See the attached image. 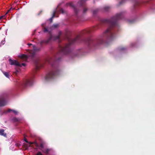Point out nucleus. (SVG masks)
I'll use <instances>...</instances> for the list:
<instances>
[{
    "instance_id": "1",
    "label": "nucleus",
    "mask_w": 155,
    "mask_h": 155,
    "mask_svg": "<svg viewBox=\"0 0 155 155\" xmlns=\"http://www.w3.org/2000/svg\"><path fill=\"white\" fill-rule=\"evenodd\" d=\"M122 13L117 14L114 16L110 19H104L102 22L104 23L108 24L109 27L103 34V38L94 39L92 38H88L85 40V42L89 45L96 47L104 42L103 39H106L109 41L113 40L115 38L114 35L116 31H118L119 28L117 21L122 18Z\"/></svg>"
},
{
    "instance_id": "2",
    "label": "nucleus",
    "mask_w": 155,
    "mask_h": 155,
    "mask_svg": "<svg viewBox=\"0 0 155 155\" xmlns=\"http://www.w3.org/2000/svg\"><path fill=\"white\" fill-rule=\"evenodd\" d=\"M60 58H57V56H55L54 58L48 57L45 61L46 62L51 64L52 67L51 70L46 75L45 79L48 81L56 78L59 74L60 71L58 66L56 64L57 61L59 60Z\"/></svg>"
},
{
    "instance_id": "3",
    "label": "nucleus",
    "mask_w": 155,
    "mask_h": 155,
    "mask_svg": "<svg viewBox=\"0 0 155 155\" xmlns=\"http://www.w3.org/2000/svg\"><path fill=\"white\" fill-rule=\"evenodd\" d=\"M81 38L79 35H78L73 39H69V43L66 44L65 46L63 47L60 46V52L63 53L64 54H66L70 52V46L71 45L74 43H79L81 42Z\"/></svg>"
},
{
    "instance_id": "4",
    "label": "nucleus",
    "mask_w": 155,
    "mask_h": 155,
    "mask_svg": "<svg viewBox=\"0 0 155 155\" xmlns=\"http://www.w3.org/2000/svg\"><path fill=\"white\" fill-rule=\"evenodd\" d=\"M61 32H59L58 35L57 36H52L51 35L50 37L47 40H44L41 41L40 43V45L41 46L43 44L45 43L47 44L48 43L51 39H53L54 40H59L60 39V37L61 34Z\"/></svg>"
},
{
    "instance_id": "5",
    "label": "nucleus",
    "mask_w": 155,
    "mask_h": 155,
    "mask_svg": "<svg viewBox=\"0 0 155 155\" xmlns=\"http://www.w3.org/2000/svg\"><path fill=\"white\" fill-rule=\"evenodd\" d=\"M33 84V81L32 79L26 80L21 84V87L25 88L28 86H31Z\"/></svg>"
},
{
    "instance_id": "6",
    "label": "nucleus",
    "mask_w": 155,
    "mask_h": 155,
    "mask_svg": "<svg viewBox=\"0 0 155 155\" xmlns=\"http://www.w3.org/2000/svg\"><path fill=\"white\" fill-rule=\"evenodd\" d=\"M35 64L37 69L42 67L44 65V63L39 60H36L35 61Z\"/></svg>"
},
{
    "instance_id": "7",
    "label": "nucleus",
    "mask_w": 155,
    "mask_h": 155,
    "mask_svg": "<svg viewBox=\"0 0 155 155\" xmlns=\"http://www.w3.org/2000/svg\"><path fill=\"white\" fill-rule=\"evenodd\" d=\"M33 48L34 51H29V52L31 54V55L32 57H33L35 55V52L40 51L41 50V48L36 47L35 45L33 46Z\"/></svg>"
},
{
    "instance_id": "8",
    "label": "nucleus",
    "mask_w": 155,
    "mask_h": 155,
    "mask_svg": "<svg viewBox=\"0 0 155 155\" xmlns=\"http://www.w3.org/2000/svg\"><path fill=\"white\" fill-rule=\"evenodd\" d=\"M9 61L10 62V64L12 65H14L21 67V65L20 64L15 60H12L10 58L9 60Z\"/></svg>"
},
{
    "instance_id": "9",
    "label": "nucleus",
    "mask_w": 155,
    "mask_h": 155,
    "mask_svg": "<svg viewBox=\"0 0 155 155\" xmlns=\"http://www.w3.org/2000/svg\"><path fill=\"white\" fill-rule=\"evenodd\" d=\"M6 105L5 97L3 96L0 97V107L4 106Z\"/></svg>"
},
{
    "instance_id": "10",
    "label": "nucleus",
    "mask_w": 155,
    "mask_h": 155,
    "mask_svg": "<svg viewBox=\"0 0 155 155\" xmlns=\"http://www.w3.org/2000/svg\"><path fill=\"white\" fill-rule=\"evenodd\" d=\"M19 57L24 61H26L28 59V57L26 55L23 54L19 56Z\"/></svg>"
},
{
    "instance_id": "11",
    "label": "nucleus",
    "mask_w": 155,
    "mask_h": 155,
    "mask_svg": "<svg viewBox=\"0 0 155 155\" xmlns=\"http://www.w3.org/2000/svg\"><path fill=\"white\" fill-rule=\"evenodd\" d=\"M69 4L71 7H72L76 15H77L78 14V12L79 11V10L75 6H74L72 3H69Z\"/></svg>"
},
{
    "instance_id": "12",
    "label": "nucleus",
    "mask_w": 155,
    "mask_h": 155,
    "mask_svg": "<svg viewBox=\"0 0 155 155\" xmlns=\"http://www.w3.org/2000/svg\"><path fill=\"white\" fill-rule=\"evenodd\" d=\"M40 150L43 153H45L46 154H48L49 153V152L51 150V149H48V148L44 149H40Z\"/></svg>"
},
{
    "instance_id": "13",
    "label": "nucleus",
    "mask_w": 155,
    "mask_h": 155,
    "mask_svg": "<svg viewBox=\"0 0 155 155\" xmlns=\"http://www.w3.org/2000/svg\"><path fill=\"white\" fill-rule=\"evenodd\" d=\"M0 135L3 136L5 137H6V134L4 133V130L3 129L0 130Z\"/></svg>"
},
{
    "instance_id": "14",
    "label": "nucleus",
    "mask_w": 155,
    "mask_h": 155,
    "mask_svg": "<svg viewBox=\"0 0 155 155\" xmlns=\"http://www.w3.org/2000/svg\"><path fill=\"white\" fill-rule=\"evenodd\" d=\"M42 26L43 27V31L44 32H46L48 31V28L45 27V25L44 24H42Z\"/></svg>"
},
{
    "instance_id": "15",
    "label": "nucleus",
    "mask_w": 155,
    "mask_h": 155,
    "mask_svg": "<svg viewBox=\"0 0 155 155\" xmlns=\"http://www.w3.org/2000/svg\"><path fill=\"white\" fill-rule=\"evenodd\" d=\"M13 120L15 122H18L20 121V119L18 118L14 117L13 119Z\"/></svg>"
},
{
    "instance_id": "16",
    "label": "nucleus",
    "mask_w": 155,
    "mask_h": 155,
    "mask_svg": "<svg viewBox=\"0 0 155 155\" xmlns=\"http://www.w3.org/2000/svg\"><path fill=\"white\" fill-rule=\"evenodd\" d=\"M110 8V7L109 6H106L104 8V10L105 11H109Z\"/></svg>"
},
{
    "instance_id": "17",
    "label": "nucleus",
    "mask_w": 155,
    "mask_h": 155,
    "mask_svg": "<svg viewBox=\"0 0 155 155\" xmlns=\"http://www.w3.org/2000/svg\"><path fill=\"white\" fill-rule=\"evenodd\" d=\"M3 74H4V75L6 77L8 78H9V75L8 73V72H3Z\"/></svg>"
},
{
    "instance_id": "18",
    "label": "nucleus",
    "mask_w": 155,
    "mask_h": 155,
    "mask_svg": "<svg viewBox=\"0 0 155 155\" xmlns=\"http://www.w3.org/2000/svg\"><path fill=\"white\" fill-rule=\"evenodd\" d=\"M98 11V9H96L93 11V15L94 16H95L96 15Z\"/></svg>"
},
{
    "instance_id": "19",
    "label": "nucleus",
    "mask_w": 155,
    "mask_h": 155,
    "mask_svg": "<svg viewBox=\"0 0 155 155\" xmlns=\"http://www.w3.org/2000/svg\"><path fill=\"white\" fill-rule=\"evenodd\" d=\"M39 147H40V148H39L40 150V149H43L44 148V147L43 144L42 143H41L39 145Z\"/></svg>"
},
{
    "instance_id": "20",
    "label": "nucleus",
    "mask_w": 155,
    "mask_h": 155,
    "mask_svg": "<svg viewBox=\"0 0 155 155\" xmlns=\"http://www.w3.org/2000/svg\"><path fill=\"white\" fill-rule=\"evenodd\" d=\"M126 49L125 47H121L119 48V50L120 51H124Z\"/></svg>"
},
{
    "instance_id": "21",
    "label": "nucleus",
    "mask_w": 155,
    "mask_h": 155,
    "mask_svg": "<svg viewBox=\"0 0 155 155\" xmlns=\"http://www.w3.org/2000/svg\"><path fill=\"white\" fill-rule=\"evenodd\" d=\"M59 26V25L58 24H54L53 25V27L55 28H58Z\"/></svg>"
},
{
    "instance_id": "22",
    "label": "nucleus",
    "mask_w": 155,
    "mask_h": 155,
    "mask_svg": "<svg viewBox=\"0 0 155 155\" xmlns=\"http://www.w3.org/2000/svg\"><path fill=\"white\" fill-rule=\"evenodd\" d=\"M35 155H43L42 153L40 151H38Z\"/></svg>"
},
{
    "instance_id": "23",
    "label": "nucleus",
    "mask_w": 155,
    "mask_h": 155,
    "mask_svg": "<svg viewBox=\"0 0 155 155\" xmlns=\"http://www.w3.org/2000/svg\"><path fill=\"white\" fill-rule=\"evenodd\" d=\"M55 13H56V11H55L53 12V15H52V16L51 18H53L54 17V16H55Z\"/></svg>"
},
{
    "instance_id": "24",
    "label": "nucleus",
    "mask_w": 155,
    "mask_h": 155,
    "mask_svg": "<svg viewBox=\"0 0 155 155\" xmlns=\"http://www.w3.org/2000/svg\"><path fill=\"white\" fill-rule=\"evenodd\" d=\"M60 12L62 13H64V10H63V9L62 8H61V9H60Z\"/></svg>"
},
{
    "instance_id": "25",
    "label": "nucleus",
    "mask_w": 155,
    "mask_h": 155,
    "mask_svg": "<svg viewBox=\"0 0 155 155\" xmlns=\"http://www.w3.org/2000/svg\"><path fill=\"white\" fill-rule=\"evenodd\" d=\"M5 40H2L0 43L1 45H3L5 44Z\"/></svg>"
},
{
    "instance_id": "26",
    "label": "nucleus",
    "mask_w": 155,
    "mask_h": 155,
    "mask_svg": "<svg viewBox=\"0 0 155 155\" xmlns=\"http://www.w3.org/2000/svg\"><path fill=\"white\" fill-rule=\"evenodd\" d=\"M12 111H13V112H14V114H18V112L15 110H12Z\"/></svg>"
},
{
    "instance_id": "27",
    "label": "nucleus",
    "mask_w": 155,
    "mask_h": 155,
    "mask_svg": "<svg viewBox=\"0 0 155 155\" xmlns=\"http://www.w3.org/2000/svg\"><path fill=\"white\" fill-rule=\"evenodd\" d=\"M98 28L97 26H96L94 28V29H93V30H96Z\"/></svg>"
},
{
    "instance_id": "28",
    "label": "nucleus",
    "mask_w": 155,
    "mask_h": 155,
    "mask_svg": "<svg viewBox=\"0 0 155 155\" xmlns=\"http://www.w3.org/2000/svg\"><path fill=\"white\" fill-rule=\"evenodd\" d=\"M124 0H121V1L120 2V4H122L124 2Z\"/></svg>"
},
{
    "instance_id": "29",
    "label": "nucleus",
    "mask_w": 155,
    "mask_h": 155,
    "mask_svg": "<svg viewBox=\"0 0 155 155\" xmlns=\"http://www.w3.org/2000/svg\"><path fill=\"white\" fill-rule=\"evenodd\" d=\"M34 143H35V146H36V147H38V144L36 142H34Z\"/></svg>"
},
{
    "instance_id": "30",
    "label": "nucleus",
    "mask_w": 155,
    "mask_h": 155,
    "mask_svg": "<svg viewBox=\"0 0 155 155\" xmlns=\"http://www.w3.org/2000/svg\"><path fill=\"white\" fill-rule=\"evenodd\" d=\"M20 64L21 65V67L22 66H25L26 65L24 63H21V64Z\"/></svg>"
},
{
    "instance_id": "31",
    "label": "nucleus",
    "mask_w": 155,
    "mask_h": 155,
    "mask_svg": "<svg viewBox=\"0 0 155 155\" xmlns=\"http://www.w3.org/2000/svg\"><path fill=\"white\" fill-rule=\"evenodd\" d=\"M28 143L30 145H31L33 144H34V142H28Z\"/></svg>"
},
{
    "instance_id": "32",
    "label": "nucleus",
    "mask_w": 155,
    "mask_h": 155,
    "mask_svg": "<svg viewBox=\"0 0 155 155\" xmlns=\"http://www.w3.org/2000/svg\"><path fill=\"white\" fill-rule=\"evenodd\" d=\"M12 110H11V109H8L7 110V112H10L11 111H12Z\"/></svg>"
},
{
    "instance_id": "33",
    "label": "nucleus",
    "mask_w": 155,
    "mask_h": 155,
    "mask_svg": "<svg viewBox=\"0 0 155 155\" xmlns=\"http://www.w3.org/2000/svg\"><path fill=\"white\" fill-rule=\"evenodd\" d=\"M24 141H25L27 143H28V141L27 140V139L26 138H25Z\"/></svg>"
},
{
    "instance_id": "34",
    "label": "nucleus",
    "mask_w": 155,
    "mask_h": 155,
    "mask_svg": "<svg viewBox=\"0 0 155 155\" xmlns=\"http://www.w3.org/2000/svg\"><path fill=\"white\" fill-rule=\"evenodd\" d=\"M53 18H51H51L50 19H49V20H50V22H52V21Z\"/></svg>"
},
{
    "instance_id": "35",
    "label": "nucleus",
    "mask_w": 155,
    "mask_h": 155,
    "mask_svg": "<svg viewBox=\"0 0 155 155\" xmlns=\"http://www.w3.org/2000/svg\"><path fill=\"white\" fill-rule=\"evenodd\" d=\"M11 9H12V8H10V9L8 10V11L6 13V14H8V13L11 10Z\"/></svg>"
},
{
    "instance_id": "36",
    "label": "nucleus",
    "mask_w": 155,
    "mask_h": 155,
    "mask_svg": "<svg viewBox=\"0 0 155 155\" xmlns=\"http://www.w3.org/2000/svg\"><path fill=\"white\" fill-rule=\"evenodd\" d=\"M4 17V16H2L0 17V20L2 19L3 17Z\"/></svg>"
},
{
    "instance_id": "37",
    "label": "nucleus",
    "mask_w": 155,
    "mask_h": 155,
    "mask_svg": "<svg viewBox=\"0 0 155 155\" xmlns=\"http://www.w3.org/2000/svg\"><path fill=\"white\" fill-rule=\"evenodd\" d=\"M28 45L29 46H30L31 45H32V44H28Z\"/></svg>"
},
{
    "instance_id": "38",
    "label": "nucleus",
    "mask_w": 155,
    "mask_h": 155,
    "mask_svg": "<svg viewBox=\"0 0 155 155\" xmlns=\"http://www.w3.org/2000/svg\"><path fill=\"white\" fill-rule=\"evenodd\" d=\"M132 21H130V22H132Z\"/></svg>"
},
{
    "instance_id": "39",
    "label": "nucleus",
    "mask_w": 155,
    "mask_h": 155,
    "mask_svg": "<svg viewBox=\"0 0 155 155\" xmlns=\"http://www.w3.org/2000/svg\"><path fill=\"white\" fill-rule=\"evenodd\" d=\"M41 12H42V11H41L40 12V13L39 14H39H40V13H41Z\"/></svg>"
},
{
    "instance_id": "40",
    "label": "nucleus",
    "mask_w": 155,
    "mask_h": 155,
    "mask_svg": "<svg viewBox=\"0 0 155 155\" xmlns=\"http://www.w3.org/2000/svg\"><path fill=\"white\" fill-rule=\"evenodd\" d=\"M89 32H90V31H87V33H89Z\"/></svg>"
},
{
    "instance_id": "41",
    "label": "nucleus",
    "mask_w": 155,
    "mask_h": 155,
    "mask_svg": "<svg viewBox=\"0 0 155 155\" xmlns=\"http://www.w3.org/2000/svg\"><path fill=\"white\" fill-rule=\"evenodd\" d=\"M1 44L0 45V46H1Z\"/></svg>"
}]
</instances>
